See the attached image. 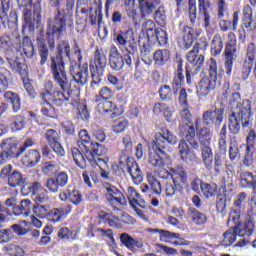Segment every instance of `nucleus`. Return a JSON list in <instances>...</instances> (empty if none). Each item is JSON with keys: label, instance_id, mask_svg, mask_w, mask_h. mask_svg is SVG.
Masks as SVG:
<instances>
[{"label": "nucleus", "instance_id": "obj_2", "mask_svg": "<svg viewBox=\"0 0 256 256\" xmlns=\"http://www.w3.org/2000/svg\"><path fill=\"white\" fill-rule=\"evenodd\" d=\"M71 46L67 41H60L57 46L56 57L51 58L50 69L52 72L53 79L57 85H59L62 91H69L71 89V82L67 78L65 72V61L70 59Z\"/></svg>", "mask_w": 256, "mask_h": 256}, {"label": "nucleus", "instance_id": "obj_16", "mask_svg": "<svg viewBox=\"0 0 256 256\" xmlns=\"http://www.w3.org/2000/svg\"><path fill=\"white\" fill-rule=\"evenodd\" d=\"M174 187L178 189V191H181L185 185L188 183V178H187V172H185V169L178 167V168H170L168 171Z\"/></svg>", "mask_w": 256, "mask_h": 256}, {"label": "nucleus", "instance_id": "obj_4", "mask_svg": "<svg viewBox=\"0 0 256 256\" xmlns=\"http://www.w3.org/2000/svg\"><path fill=\"white\" fill-rule=\"evenodd\" d=\"M251 117H253V113L251 112V101L243 100L241 108L233 109V111H231L228 118L229 131L234 135H237L241 129V121L242 127H249V125H251Z\"/></svg>", "mask_w": 256, "mask_h": 256}, {"label": "nucleus", "instance_id": "obj_27", "mask_svg": "<svg viewBox=\"0 0 256 256\" xmlns=\"http://www.w3.org/2000/svg\"><path fill=\"white\" fill-rule=\"evenodd\" d=\"M18 51L19 53H21V55H25V57L31 59V57L35 55V48L33 47V42H31V38L27 36L24 37Z\"/></svg>", "mask_w": 256, "mask_h": 256}, {"label": "nucleus", "instance_id": "obj_14", "mask_svg": "<svg viewBox=\"0 0 256 256\" xmlns=\"http://www.w3.org/2000/svg\"><path fill=\"white\" fill-rule=\"evenodd\" d=\"M187 61L193 67V70H191L192 75L201 71V67H203V63H205V56L199 55V44L194 45L193 49L188 52Z\"/></svg>", "mask_w": 256, "mask_h": 256}, {"label": "nucleus", "instance_id": "obj_48", "mask_svg": "<svg viewBox=\"0 0 256 256\" xmlns=\"http://www.w3.org/2000/svg\"><path fill=\"white\" fill-rule=\"evenodd\" d=\"M201 191L206 199H211V197H215V193H217V186L203 183L201 184Z\"/></svg>", "mask_w": 256, "mask_h": 256}, {"label": "nucleus", "instance_id": "obj_46", "mask_svg": "<svg viewBox=\"0 0 256 256\" xmlns=\"http://www.w3.org/2000/svg\"><path fill=\"white\" fill-rule=\"evenodd\" d=\"M213 137V133L211 129L204 127L199 132V141L202 145H209L211 143V139Z\"/></svg>", "mask_w": 256, "mask_h": 256}, {"label": "nucleus", "instance_id": "obj_10", "mask_svg": "<svg viewBox=\"0 0 256 256\" xmlns=\"http://www.w3.org/2000/svg\"><path fill=\"white\" fill-rule=\"evenodd\" d=\"M225 115V110L222 108H216L214 110H206L202 115L204 125L211 127L214 125L216 129L221 127Z\"/></svg>", "mask_w": 256, "mask_h": 256}, {"label": "nucleus", "instance_id": "obj_9", "mask_svg": "<svg viewBox=\"0 0 256 256\" xmlns=\"http://www.w3.org/2000/svg\"><path fill=\"white\" fill-rule=\"evenodd\" d=\"M67 31V15L58 11L54 19L48 23V33L47 35H57L61 37Z\"/></svg>", "mask_w": 256, "mask_h": 256}, {"label": "nucleus", "instance_id": "obj_51", "mask_svg": "<svg viewBox=\"0 0 256 256\" xmlns=\"http://www.w3.org/2000/svg\"><path fill=\"white\" fill-rule=\"evenodd\" d=\"M113 95H115V92L111 88L107 86H103L99 90V95L96 97V101L109 100L111 99V97H113Z\"/></svg>", "mask_w": 256, "mask_h": 256}, {"label": "nucleus", "instance_id": "obj_8", "mask_svg": "<svg viewBox=\"0 0 256 256\" xmlns=\"http://www.w3.org/2000/svg\"><path fill=\"white\" fill-rule=\"evenodd\" d=\"M70 74L72 75L73 81L78 85L76 89L87 85V82L89 81V70L87 66H84L81 69L79 66V62L70 60Z\"/></svg>", "mask_w": 256, "mask_h": 256}, {"label": "nucleus", "instance_id": "obj_50", "mask_svg": "<svg viewBox=\"0 0 256 256\" xmlns=\"http://www.w3.org/2000/svg\"><path fill=\"white\" fill-rule=\"evenodd\" d=\"M11 75V73L5 69L2 68L0 69V93L2 91H5V89H7V87H9V76Z\"/></svg>", "mask_w": 256, "mask_h": 256}, {"label": "nucleus", "instance_id": "obj_38", "mask_svg": "<svg viewBox=\"0 0 256 256\" xmlns=\"http://www.w3.org/2000/svg\"><path fill=\"white\" fill-rule=\"evenodd\" d=\"M226 175L227 178L223 177L221 180V188L227 189L233 183V176L235 175V168L233 164L226 165Z\"/></svg>", "mask_w": 256, "mask_h": 256}, {"label": "nucleus", "instance_id": "obj_57", "mask_svg": "<svg viewBox=\"0 0 256 256\" xmlns=\"http://www.w3.org/2000/svg\"><path fill=\"white\" fill-rule=\"evenodd\" d=\"M38 51L40 55V65H45L47 59H49V49L47 48V44L41 42Z\"/></svg>", "mask_w": 256, "mask_h": 256}, {"label": "nucleus", "instance_id": "obj_28", "mask_svg": "<svg viewBox=\"0 0 256 256\" xmlns=\"http://www.w3.org/2000/svg\"><path fill=\"white\" fill-rule=\"evenodd\" d=\"M237 240V226H232L229 230L223 233L221 239V245L224 247H229L233 245Z\"/></svg>", "mask_w": 256, "mask_h": 256}, {"label": "nucleus", "instance_id": "obj_43", "mask_svg": "<svg viewBox=\"0 0 256 256\" xmlns=\"http://www.w3.org/2000/svg\"><path fill=\"white\" fill-rule=\"evenodd\" d=\"M199 13L202 14L204 29H209V27H211V14L213 11L208 6H204L199 8Z\"/></svg>", "mask_w": 256, "mask_h": 256}, {"label": "nucleus", "instance_id": "obj_39", "mask_svg": "<svg viewBox=\"0 0 256 256\" xmlns=\"http://www.w3.org/2000/svg\"><path fill=\"white\" fill-rule=\"evenodd\" d=\"M51 209V206L49 205H41V204H36L32 208V213L38 219H45V217L48 216L49 210Z\"/></svg>", "mask_w": 256, "mask_h": 256}, {"label": "nucleus", "instance_id": "obj_40", "mask_svg": "<svg viewBox=\"0 0 256 256\" xmlns=\"http://www.w3.org/2000/svg\"><path fill=\"white\" fill-rule=\"evenodd\" d=\"M71 153H72V158L74 160V163L78 167H80V169H85V166L87 165V161L85 160V156H83L79 148H72Z\"/></svg>", "mask_w": 256, "mask_h": 256}, {"label": "nucleus", "instance_id": "obj_64", "mask_svg": "<svg viewBox=\"0 0 256 256\" xmlns=\"http://www.w3.org/2000/svg\"><path fill=\"white\" fill-rule=\"evenodd\" d=\"M242 28L247 31H256V18H249L247 20H242Z\"/></svg>", "mask_w": 256, "mask_h": 256}, {"label": "nucleus", "instance_id": "obj_23", "mask_svg": "<svg viewBox=\"0 0 256 256\" xmlns=\"http://www.w3.org/2000/svg\"><path fill=\"white\" fill-rule=\"evenodd\" d=\"M71 205H68L64 208H54L52 210H48V219L52 223H59L63 217H67L69 213H71Z\"/></svg>", "mask_w": 256, "mask_h": 256}, {"label": "nucleus", "instance_id": "obj_52", "mask_svg": "<svg viewBox=\"0 0 256 256\" xmlns=\"http://www.w3.org/2000/svg\"><path fill=\"white\" fill-rule=\"evenodd\" d=\"M254 63H255L254 58H249L246 56V58L244 60L243 68H242L243 79H247V77H249V75H251V69H253Z\"/></svg>", "mask_w": 256, "mask_h": 256}, {"label": "nucleus", "instance_id": "obj_55", "mask_svg": "<svg viewBox=\"0 0 256 256\" xmlns=\"http://www.w3.org/2000/svg\"><path fill=\"white\" fill-rule=\"evenodd\" d=\"M191 219L195 225H205L207 223V216L198 210L191 211Z\"/></svg>", "mask_w": 256, "mask_h": 256}, {"label": "nucleus", "instance_id": "obj_44", "mask_svg": "<svg viewBox=\"0 0 256 256\" xmlns=\"http://www.w3.org/2000/svg\"><path fill=\"white\" fill-rule=\"evenodd\" d=\"M151 41H158L160 45L167 43V32L161 28H156L153 32V36H148Z\"/></svg>", "mask_w": 256, "mask_h": 256}, {"label": "nucleus", "instance_id": "obj_15", "mask_svg": "<svg viewBox=\"0 0 256 256\" xmlns=\"http://www.w3.org/2000/svg\"><path fill=\"white\" fill-rule=\"evenodd\" d=\"M45 139L48 142V145L54 151V153H57L60 157H63V155H65V149L61 145V136H59V133H57V131L53 129L47 130L45 133Z\"/></svg>", "mask_w": 256, "mask_h": 256}, {"label": "nucleus", "instance_id": "obj_63", "mask_svg": "<svg viewBox=\"0 0 256 256\" xmlns=\"http://www.w3.org/2000/svg\"><path fill=\"white\" fill-rule=\"evenodd\" d=\"M143 31H145L147 37H153V33L155 32V30L157 29L155 27V22H153V20H147L143 26H142Z\"/></svg>", "mask_w": 256, "mask_h": 256}, {"label": "nucleus", "instance_id": "obj_59", "mask_svg": "<svg viewBox=\"0 0 256 256\" xmlns=\"http://www.w3.org/2000/svg\"><path fill=\"white\" fill-rule=\"evenodd\" d=\"M120 241L122 244L125 245V247H127V249H130V251H133V249H135V239H133V237H131L129 234H121Z\"/></svg>", "mask_w": 256, "mask_h": 256}, {"label": "nucleus", "instance_id": "obj_49", "mask_svg": "<svg viewBox=\"0 0 256 256\" xmlns=\"http://www.w3.org/2000/svg\"><path fill=\"white\" fill-rule=\"evenodd\" d=\"M21 183H23V176L21 175V172L16 170L9 175L8 185H10V187H19Z\"/></svg>", "mask_w": 256, "mask_h": 256}, {"label": "nucleus", "instance_id": "obj_33", "mask_svg": "<svg viewBox=\"0 0 256 256\" xmlns=\"http://www.w3.org/2000/svg\"><path fill=\"white\" fill-rule=\"evenodd\" d=\"M202 160L206 169H211L213 165V150L209 147V144H204L201 148Z\"/></svg>", "mask_w": 256, "mask_h": 256}, {"label": "nucleus", "instance_id": "obj_61", "mask_svg": "<svg viewBox=\"0 0 256 256\" xmlns=\"http://www.w3.org/2000/svg\"><path fill=\"white\" fill-rule=\"evenodd\" d=\"M185 35L183 37L184 47L185 49H189L191 45H193V29L190 27L184 28Z\"/></svg>", "mask_w": 256, "mask_h": 256}, {"label": "nucleus", "instance_id": "obj_21", "mask_svg": "<svg viewBox=\"0 0 256 256\" xmlns=\"http://www.w3.org/2000/svg\"><path fill=\"white\" fill-rule=\"evenodd\" d=\"M59 199L61 201H70L73 205H80L83 201V195L79 190L66 188L59 194Z\"/></svg>", "mask_w": 256, "mask_h": 256}, {"label": "nucleus", "instance_id": "obj_18", "mask_svg": "<svg viewBox=\"0 0 256 256\" xmlns=\"http://www.w3.org/2000/svg\"><path fill=\"white\" fill-rule=\"evenodd\" d=\"M178 157L185 163H195L197 161V154L184 139L180 140L178 144Z\"/></svg>", "mask_w": 256, "mask_h": 256}, {"label": "nucleus", "instance_id": "obj_30", "mask_svg": "<svg viewBox=\"0 0 256 256\" xmlns=\"http://www.w3.org/2000/svg\"><path fill=\"white\" fill-rule=\"evenodd\" d=\"M161 0H145L140 2L141 14L143 17L151 15L155 11L156 5H160Z\"/></svg>", "mask_w": 256, "mask_h": 256}, {"label": "nucleus", "instance_id": "obj_1", "mask_svg": "<svg viewBox=\"0 0 256 256\" xmlns=\"http://www.w3.org/2000/svg\"><path fill=\"white\" fill-rule=\"evenodd\" d=\"M169 145H177V136L168 129H162L161 132L155 135V139L152 141V148L148 149V163L152 167L161 169L171 163V158L165 153V149Z\"/></svg>", "mask_w": 256, "mask_h": 256}, {"label": "nucleus", "instance_id": "obj_7", "mask_svg": "<svg viewBox=\"0 0 256 256\" xmlns=\"http://www.w3.org/2000/svg\"><path fill=\"white\" fill-rule=\"evenodd\" d=\"M237 53H239V48H237V36H235V33L229 32L224 48V69L228 77H231L233 73V62L237 59Z\"/></svg>", "mask_w": 256, "mask_h": 256}, {"label": "nucleus", "instance_id": "obj_62", "mask_svg": "<svg viewBox=\"0 0 256 256\" xmlns=\"http://www.w3.org/2000/svg\"><path fill=\"white\" fill-rule=\"evenodd\" d=\"M24 13V21L28 27H33V12L31 10V5L28 7H22Z\"/></svg>", "mask_w": 256, "mask_h": 256}, {"label": "nucleus", "instance_id": "obj_42", "mask_svg": "<svg viewBox=\"0 0 256 256\" xmlns=\"http://www.w3.org/2000/svg\"><path fill=\"white\" fill-rule=\"evenodd\" d=\"M78 136V147L79 149H81V151L85 152V145H87V147H90L91 145V137H89V133L87 132V130H81Z\"/></svg>", "mask_w": 256, "mask_h": 256}, {"label": "nucleus", "instance_id": "obj_47", "mask_svg": "<svg viewBox=\"0 0 256 256\" xmlns=\"http://www.w3.org/2000/svg\"><path fill=\"white\" fill-rule=\"evenodd\" d=\"M179 237H181V234L169 230H162L159 235V239L162 243H171V239H179Z\"/></svg>", "mask_w": 256, "mask_h": 256}, {"label": "nucleus", "instance_id": "obj_6", "mask_svg": "<svg viewBox=\"0 0 256 256\" xmlns=\"http://www.w3.org/2000/svg\"><path fill=\"white\" fill-rule=\"evenodd\" d=\"M85 158L92 167H99V169H107V161L101 158L107 155V148L99 143H91L90 146L85 145Z\"/></svg>", "mask_w": 256, "mask_h": 256}, {"label": "nucleus", "instance_id": "obj_32", "mask_svg": "<svg viewBox=\"0 0 256 256\" xmlns=\"http://www.w3.org/2000/svg\"><path fill=\"white\" fill-rule=\"evenodd\" d=\"M4 98L11 103L14 113H19V111H21V98L19 97V94L7 91L4 93Z\"/></svg>", "mask_w": 256, "mask_h": 256}, {"label": "nucleus", "instance_id": "obj_41", "mask_svg": "<svg viewBox=\"0 0 256 256\" xmlns=\"http://www.w3.org/2000/svg\"><path fill=\"white\" fill-rule=\"evenodd\" d=\"M115 109H117L115 102L109 100H99L98 111L100 113H111V111H115Z\"/></svg>", "mask_w": 256, "mask_h": 256}, {"label": "nucleus", "instance_id": "obj_24", "mask_svg": "<svg viewBox=\"0 0 256 256\" xmlns=\"http://www.w3.org/2000/svg\"><path fill=\"white\" fill-rule=\"evenodd\" d=\"M127 171L135 185L143 183V172H141V168L136 162L128 164Z\"/></svg>", "mask_w": 256, "mask_h": 256}, {"label": "nucleus", "instance_id": "obj_34", "mask_svg": "<svg viewBox=\"0 0 256 256\" xmlns=\"http://www.w3.org/2000/svg\"><path fill=\"white\" fill-rule=\"evenodd\" d=\"M255 231V222L248 220L244 225L238 226L237 233L239 237H251Z\"/></svg>", "mask_w": 256, "mask_h": 256}, {"label": "nucleus", "instance_id": "obj_29", "mask_svg": "<svg viewBox=\"0 0 256 256\" xmlns=\"http://www.w3.org/2000/svg\"><path fill=\"white\" fill-rule=\"evenodd\" d=\"M7 59L12 71H15V73H18L22 77H25L27 75V65L21 62L19 58H7Z\"/></svg>", "mask_w": 256, "mask_h": 256}, {"label": "nucleus", "instance_id": "obj_56", "mask_svg": "<svg viewBox=\"0 0 256 256\" xmlns=\"http://www.w3.org/2000/svg\"><path fill=\"white\" fill-rule=\"evenodd\" d=\"M229 105L231 107V111H233V109H241L243 107V102L241 103V94L238 92L232 93Z\"/></svg>", "mask_w": 256, "mask_h": 256}, {"label": "nucleus", "instance_id": "obj_36", "mask_svg": "<svg viewBox=\"0 0 256 256\" xmlns=\"http://www.w3.org/2000/svg\"><path fill=\"white\" fill-rule=\"evenodd\" d=\"M2 251L9 256H25V250L16 244H8L3 247Z\"/></svg>", "mask_w": 256, "mask_h": 256}, {"label": "nucleus", "instance_id": "obj_19", "mask_svg": "<svg viewBox=\"0 0 256 256\" xmlns=\"http://www.w3.org/2000/svg\"><path fill=\"white\" fill-rule=\"evenodd\" d=\"M127 197L129 201V205L134 208L137 215H143V212H141V209L137 208V205L139 207H145V200L141 198V195L137 193V190L135 188L129 186L127 188Z\"/></svg>", "mask_w": 256, "mask_h": 256}, {"label": "nucleus", "instance_id": "obj_22", "mask_svg": "<svg viewBox=\"0 0 256 256\" xmlns=\"http://www.w3.org/2000/svg\"><path fill=\"white\" fill-rule=\"evenodd\" d=\"M215 85V80H211L209 77L202 78L197 86V95L207 97L215 89Z\"/></svg>", "mask_w": 256, "mask_h": 256}, {"label": "nucleus", "instance_id": "obj_37", "mask_svg": "<svg viewBox=\"0 0 256 256\" xmlns=\"http://www.w3.org/2000/svg\"><path fill=\"white\" fill-rule=\"evenodd\" d=\"M170 57L171 53L169 52V50L166 49L156 50L153 54V59L158 65H165V63L169 61Z\"/></svg>", "mask_w": 256, "mask_h": 256}, {"label": "nucleus", "instance_id": "obj_58", "mask_svg": "<svg viewBox=\"0 0 256 256\" xmlns=\"http://www.w3.org/2000/svg\"><path fill=\"white\" fill-rule=\"evenodd\" d=\"M27 227H29V222L24 220L20 224H13L11 229H13L14 233L17 235H27Z\"/></svg>", "mask_w": 256, "mask_h": 256}, {"label": "nucleus", "instance_id": "obj_12", "mask_svg": "<svg viewBox=\"0 0 256 256\" xmlns=\"http://www.w3.org/2000/svg\"><path fill=\"white\" fill-rule=\"evenodd\" d=\"M1 148L3 152L0 153V165L7 163L8 159H13L14 157H19L17 153V145L13 139L8 138L1 143Z\"/></svg>", "mask_w": 256, "mask_h": 256}, {"label": "nucleus", "instance_id": "obj_53", "mask_svg": "<svg viewBox=\"0 0 256 256\" xmlns=\"http://www.w3.org/2000/svg\"><path fill=\"white\" fill-rule=\"evenodd\" d=\"M228 225H232V227H236V230L239 229V225H241V214L237 210H232L228 217Z\"/></svg>", "mask_w": 256, "mask_h": 256}, {"label": "nucleus", "instance_id": "obj_11", "mask_svg": "<svg viewBox=\"0 0 256 256\" xmlns=\"http://www.w3.org/2000/svg\"><path fill=\"white\" fill-rule=\"evenodd\" d=\"M104 189L106 200L110 205H127L125 195H123V192H121L117 187L108 184Z\"/></svg>", "mask_w": 256, "mask_h": 256}, {"label": "nucleus", "instance_id": "obj_54", "mask_svg": "<svg viewBox=\"0 0 256 256\" xmlns=\"http://www.w3.org/2000/svg\"><path fill=\"white\" fill-rule=\"evenodd\" d=\"M159 96L162 101H171L173 99V91L169 85H163L159 89Z\"/></svg>", "mask_w": 256, "mask_h": 256}, {"label": "nucleus", "instance_id": "obj_35", "mask_svg": "<svg viewBox=\"0 0 256 256\" xmlns=\"http://www.w3.org/2000/svg\"><path fill=\"white\" fill-rule=\"evenodd\" d=\"M223 46L224 44L221 34H215L211 42L212 55H214V57L220 55L221 51H223Z\"/></svg>", "mask_w": 256, "mask_h": 256}, {"label": "nucleus", "instance_id": "obj_60", "mask_svg": "<svg viewBox=\"0 0 256 256\" xmlns=\"http://www.w3.org/2000/svg\"><path fill=\"white\" fill-rule=\"evenodd\" d=\"M12 131L17 132L21 131L23 127H25V123L23 122L22 116H13L12 117V123L10 125Z\"/></svg>", "mask_w": 256, "mask_h": 256}, {"label": "nucleus", "instance_id": "obj_31", "mask_svg": "<svg viewBox=\"0 0 256 256\" xmlns=\"http://www.w3.org/2000/svg\"><path fill=\"white\" fill-rule=\"evenodd\" d=\"M240 181L243 187H251L252 194L256 195V175L253 176V174L250 172H243L240 175Z\"/></svg>", "mask_w": 256, "mask_h": 256}, {"label": "nucleus", "instance_id": "obj_17", "mask_svg": "<svg viewBox=\"0 0 256 256\" xmlns=\"http://www.w3.org/2000/svg\"><path fill=\"white\" fill-rule=\"evenodd\" d=\"M105 67H107V58L104 56L99 49L94 52V58L90 61L91 73H99L103 75L105 73Z\"/></svg>", "mask_w": 256, "mask_h": 256}, {"label": "nucleus", "instance_id": "obj_26", "mask_svg": "<svg viewBox=\"0 0 256 256\" xmlns=\"http://www.w3.org/2000/svg\"><path fill=\"white\" fill-rule=\"evenodd\" d=\"M41 161V154L37 150H29L22 158V163L25 167H35Z\"/></svg>", "mask_w": 256, "mask_h": 256}, {"label": "nucleus", "instance_id": "obj_45", "mask_svg": "<svg viewBox=\"0 0 256 256\" xmlns=\"http://www.w3.org/2000/svg\"><path fill=\"white\" fill-rule=\"evenodd\" d=\"M148 183L152 195H161L163 189L161 188V182H159V180L153 176H148Z\"/></svg>", "mask_w": 256, "mask_h": 256}, {"label": "nucleus", "instance_id": "obj_25", "mask_svg": "<svg viewBox=\"0 0 256 256\" xmlns=\"http://www.w3.org/2000/svg\"><path fill=\"white\" fill-rule=\"evenodd\" d=\"M31 209H33V203H31V200L25 199L21 201L19 206L13 208V213L16 217H19V215L29 217L31 215Z\"/></svg>", "mask_w": 256, "mask_h": 256}, {"label": "nucleus", "instance_id": "obj_20", "mask_svg": "<svg viewBox=\"0 0 256 256\" xmlns=\"http://www.w3.org/2000/svg\"><path fill=\"white\" fill-rule=\"evenodd\" d=\"M109 65L113 71H121L125 65L123 56L119 53L117 46H111L109 49Z\"/></svg>", "mask_w": 256, "mask_h": 256}, {"label": "nucleus", "instance_id": "obj_5", "mask_svg": "<svg viewBox=\"0 0 256 256\" xmlns=\"http://www.w3.org/2000/svg\"><path fill=\"white\" fill-rule=\"evenodd\" d=\"M180 117L182 124H180L178 128L179 135L181 137L186 135V141L190 143L191 147H193V149H199V143L195 140V126L189 125L193 120L189 108H183L180 111Z\"/></svg>", "mask_w": 256, "mask_h": 256}, {"label": "nucleus", "instance_id": "obj_13", "mask_svg": "<svg viewBox=\"0 0 256 256\" xmlns=\"http://www.w3.org/2000/svg\"><path fill=\"white\" fill-rule=\"evenodd\" d=\"M69 183V175L67 172H59L55 178H48L45 187L50 193H59V187H66Z\"/></svg>", "mask_w": 256, "mask_h": 256}, {"label": "nucleus", "instance_id": "obj_3", "mask_svg": "<svg viewBox=\"0 0 256 256\" xmlns=\"http://www.w3.org/2000/svg\"><path fill=\"white\" fill-rule=\"evenodd\" d=\"M63 90L64 92H60L59 90L53 89V82L47 81L45 84V92H42L40 97L43 101L41 112L46 117H53L55 115V109L51 106V103L56 105L57 107H61L62 105H67V101H69V91ZM50 101V102H49Z\"/></svg>", "mask_w": 256, "mask_h": 256}]
</instances>
